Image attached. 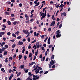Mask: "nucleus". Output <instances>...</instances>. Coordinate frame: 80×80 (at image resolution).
<instances>
[{
  "label": "nucleus",
  "mask_w": 80,
  "mask_h": 80,
  "mask_svg": "<svg viewBox=\"0 0 80 80\" xmlns=\"http://www.w3.org/2000/svg\"><path fill=\"white\" fill-rule=\"evenodd\" d=\"M61 32V31H60V30H58L56 31V37L57 38H60L61 36V34H60Z\"/></svg>",
  "instance_id": "obj_1"
},
{
  "label": "nucleus",
  "mask_w": 80,
  "mask_h": 80,
  "mask_svg": "<svg viewBox=\"0 0 80 80\" xmlns=\"http://www.w3.org/2000/svg\"><path fill=\"white\" fill-rule=\"evenodd\" d=\"M38 2V1H34V4H36L35 5V6L36 7L38 6L40 4V2H38Z\"/></svg>",
  "instance_id": "obj_2"
},
{
  "label": "nucleus",
  "mask_w": 80,
  "mask_h": 80,
  "mask_svg": "<svg viewBox=\"0 0 80 80\" xmlns=\"http://www.w3.org/2000/svg\"><path fill=\"white\" fill-rule=\"evenodd\" d=\"M55 23V21H52L51 22V24H50V26H54Z\"/></svg>",
  "instance_id": "obj_3"
},
{
  "label": "nucleus",
  "mask_w": 80,
  "mask_h": 80,
  "mask_svg": "<svg viewBox=\"0 0 80 80\" xmlns=\"http://www.w3.org/2000/svg\"><path fill=\"white\" fill-rule=\"evenodd\" d=\"M22 31H23V32L24 33V34H28V31L27 30H22Z\"/></svg>",
  "instance_id": "obj_4"
},
{
  "label": "nucleus",
  "mask_w": 80,
  "mask_h": 80,
  "mask_svg": "<svg viewBox=\"0 0 80 80\" xmlns=\"http://www.w3.org/2000/svg\"><path fill=\"white\" fill-rule=\"evenodd\" d=\"M50 64L51 65H53L55 64V62H54L53 60H51V61L50 62Z\"/></svg>",
  "instance_id": "obj_5"
},
{
  "label": "nucleus",
  "mask_w": 80,
  "mask_h": 80,
  "mask_svg": "<svg viewBox=\"0 0 80 80\" xmlns=\"http://www.w3.org/2000/svg\"><path fill=\"white\" fill-rule=\"evenodd\" d=\"M50 39H51V37H49L48 40V44H50Z\"/></svg>",
  "instance_id": "obj_6"
},
{
  "label": "nucleus",
  "mask_w": 80,
  "mask_h": 80,
  "mask_svg": "<svg viewBox=\"0 0 80 80\" xmlns=\"http://www.w3.org/2000/svg\"><path fill=\"white\" fill-rule=\"evenodd\" d=\"M18 43H19V45H22L23 44V42H22L19 41V42H18Z\"/></svg>",
  "instance_id": "obj_7"
},
{
  "label": "nucleus",
  "mask_w": 80,
  "mask_h": 80,
  "mask_svg": "<svg viewBox=\"0 0 80 80\" xmlns=\"http://www.w3.org/2000/svg\"><path fill=\"white\" fill-rule=\"evenodd\" d=\"M29 77L27 78V79L26 80H32V78H30L31 75H29Z\"/></svg>",
  "instance_id": "obj_8"
},
{
  "label": "nucleus",
  "mask_w": 80,
  "mask_h": 80,
  "mask_svg": "<svg viewBox=\"0 0 80 80\" xmlns=\"http://www.w3.org/2000/svg\"><path fill=\"white\" fill-rule=\"evenodd\" d=\"M39 69H36V70L34 72H36V74H38L39 73Z\"/></svg>",
  "instance_id": "obj_9"
},
{
  "label": "nucleus",
  "mask_w": 80,
  "mask_h": 80,
  "mask_svg": "<svg viewBox=\"0 0 80 80\" xmlns=\"http://www.w3.org/2000/svg\"><path fill=\"white\" fill-rule=\"evenodd\" d=\"M64 5H63V4H62L60 5L59 6V8H62L64 7Z\"/></svg>",
  "instance_id": "obj_10"
},
{
  "label": "nucleus",
  "mask_w": 80,
  "mask_h": 80,
  "mask_svg": "<svg viewBox=\"0 0 80 80\" xmlns=\"http://www.w3.org/2000/svg\"><path fill=\"white\" fill-rule=\"evenodd\" d=\"M35 63V62H32L31 63H29V65L32 66Z\"/></svg>",
  "instance_id": "obj_11"
},
{
  "label": "nucleus",
  "mask_w": 80,
  "mask_h": 80,
  "mask_svg": "<svg viewBox=\"0 0 80 80\" xmlns=\"http://www.w3.org/2000/svg\"><path fill=\"white\" fill-rule=\"evenodd\" d=\"M45 56H43V58L42 59V58L41 59V61H44L45 60Z\"/></svg>",
  "instance_id": "obj_12"
},
{
  "label": "nucleus",
  "mask_w": 80,
  "mask_h": 80,
  "mask_svg": "<svg viewBox=\"0 0 80 80\" xmlns=\"http://www.w3.org/2000/svg\"><path fill=\"white\" fill-rule=\"evenodd\" d=\"M14 75H13V74H12V75H11L10 77L9 78V80H11L12 78V77H13Z\"/></svg>",
  "instance_id": "obj_13"
},
{
  "label": "nucleus",
  "mask_w": 80,
  "mask_h": 80,
  "mask_svg": "<svg viewBox=\"0 0 80 80\" xmlns=\"http://www.w3.org/2000/svg\"><path fill=\"white\" fill-rule=\"evenodd\" d=\"M55 57V55H52L51 57V60H52V59H54V57Z\"/></svg>",
  "instance_id": "obj_14"
},
{
  "label": "nucleus",
  "mask_w": 80,
  "mask_h": 80,
  "mask_svg": "<svg viewBox=\"0 0 80 80\" xmlns=\"http://www.w3.org/2000/svg\"><path fill=\"white\" fill-rule=\"evenodd\" d=\"M8 25H11L12 24V23L11 22H10V21H9V20L8 21Z\"/></svg>",
  "instance_id": "obj_15"
},
{
  "label": "nucleus",
  "mask_w": 80,
  "mask_h": 80,
  "mask_svg": "<svg viewBox=\"0 0 80 80\" xmlns=\"http://www.w3.org/2000/svg\"><path fill=\"white\" fill-rule=\"evenodd\" d=\"M16 46V44L15 43H14L13 45L12 46V48H14Z\"/></svg>",
  "instance_id": "obj_16"
},
{
  "label": "nucleus",
  "mask_w": 80,
  "mask_h": 80,
  "mask_svg": "<svg viewBox=\"0 0 80 80\" xmlns=\"http://www.w3.org/2000/svg\"><path fill=\"white\" fill-rule=\"evenodd\" d=\"M17 38H18V39H21L22 38V36L21 35L19 36H18L17 37Z\"/></svg>",
  "instance_id": "obj_17"
},
{
  "label": "nucleus",
  "mask_w": 80,
  "mask_h": 80,
  "mask_svg": "<svg viewBox=\"0 0 80 80\" xmlns=\"http://www.w3.org/2000/svg\"><path fill=\"white\" fill-rule=\"evenodd\" d=\"M12 37H15V38H16V35L15 33H12Z\"/></svg>",
  "instance_id": "obj_18"
},
{
  "label": "nucleus",
  "mask_w": 80,
  "mask_h": 80,
  "mask_svg": "<svg viewBox=\"0 0 80 80\" xmlns=\"http://www.w3.org/2000/svg\"><path fill=\"white\" fill-rule=\"evenodd\" d=\"M6 49V48H5V47H2L1 50H2V51L3 52Z\"/></svg>",
  "instance_id": "obj_19"
},
{
  "label": "nucleus",
  "mask_w": 80,
  "mask_h": 80,
  "mask_svg": "<svg viewBox=\"0 0 80 80\" xmlns=\"http://www.w3.org/2000/svg\"><path fill=\"white\" fill-rule=\"evenodd\" d=\"M25 67V66L24 65H21V69H24Z\"/></svg>",
  "instance_id": "obj_20"
},
{
  "label": "nucleus",
  "mask_w": 80,
  "mask_h": 80,
  "mask_svg": "<svg viewBox=\"0 0 80 80\" xmlns=\"http://www.w3.org/2000/svg\"><path fill=\"white\" fill-rule=\"evenodd\" d=\"M5 14L6 15H10V13H9V12H5Z\"/></svg>",
  "instance_id": "obj_21"
},
{
  "label": "nucleus",
  "mask_w": 80,
  "mask_h": 80,
  "mask_svg": "<svg viewBox=\"0 0 80 80\" xmlns=\"http://www.w3.org/2000/svg\"><path fill=\"white\" fill-rule=\"evenodd\" d=\"M32 55H33V54H32V53H31L30 54H29V58H31L32 56Z\"/></svg>",
  "instance_id": "obj_22"
},
{
  "label": "nucleus",
  "mask_w": 80,
  "mask_h": 80,
  "mask_svg": "<svg viewBox=\"0 0 80 80\" xmlns=\"http://www.w3.org/2000/svg\"><path fill=\"white\" fill-rule=\"evenodd\" d=\"M45 16V13H44V12H42L41 14H40V16Z\"/></svg>",
  "instance_id": "obj_23"
},
{
  "label": "nucleus",
  "mask_w": 80,
  "mask_h": 80,
  "mask_svg": "<svg viewBox=\"0 0 80 80\" xmlns=\"http://www.w3.org/2000/svg\"><path fill=\"white\" fill-rule=\"evenodd\" d=\"M45 18V16H44V15H42V16L41 18V20H42L43 19V18Z\"/></svg>",
  "instance_id": "obj_24"
},
{
  "label": "nucleus",
  "mask_w": 80,
  "mask_h": 80,
  "mask_svg": "<svg viewBox=\"0 0 80 80\" xmlns=\"http://www.w3.org/2000/svg\"><path fill=\"white\" fill-rule=\"evenodd\" d=\"M0 34L3 35L5 34V32H0Z\"/></svg>",
  "instance_id": "obj_25"
},
{
  "label": "nucleus",
  "mask_w": 80,
  "mask_h": 80,
  "mask_svg": "<svg viewBox=\"0 0 80 80\" xmlns=\"http://www.w3.org/2000/svg\"><path fill=\"white\" fill-rule=\"evenodd\" d=\"M25 51V48H23V50H22V53H24Z\"/></svg>",
  "instance_id": "obj_26"
},
{
  "label": "nucleus",
  "mask_w": 80,
  "mask_h": 80,
  "mask_svg": "<svg viewBox=\"0 0 80 80\" xmlns=\"http://www.w3.org/2000/svg\"><path fill=\"white\" fill-rule=\"evenodd\" d=\"M48 39V37H47L44 40V42H46L47 40Z\"/></svg>",
  "instance_id": "obj_27"
},
{
  "label": "nucleus",
  "mask_w": 80,
  "mask_h": 80,
  "mask_svg": "<svg viewBox=\"0 0 80 80\" xmlns=\"http://www.w3.org/2000/svg\"><path fill=\"white\" fill-rule=\"evenodd\" d=\"M17 23V21H15V22H13V24H14V25H16Z\"/></svg>",
  "instance_id": "obj_28"
},
{
  "label": "nucleus",
  "mask_w": 80,
  "mask_h": 80,
  "mask_svg": "<svg viewBox=\"0 0 80 80\" xmlns=\"http://www.w3.org/2000/svg\"><path fill=\"white\" fill-rule=\"evenodd\" d=\"M28 42H30V37H28Z\"/></svg>",
  "instance_id": "obj_29"
},
{
  "label": "nucleus",
  "mask_w": 80,
  "mask_h": 80,
  "mask_svg": "<svg viewBox=\"0 0 80 80\" xmlns=\"http://www.w3.org/2000/svg\"><path fill=\"white\" fill-rule=\"evenodd\" d=\"M66 15H67V14H66V12H63V15L64 16H66Z\"/></svg>",
  "instance_id": "obj_30"
},
{
  "label": "nucleus",
  "mask_w": 80,
  "mask_h": 80,
  "mask_svg": "<svg viewBox=\"0 0 80 80\" xmlns=\"http://www.w3.org/2000/svg\"><path fill=\"white\" fill-rule=\"evenodd\" d=\"M51 29H52V28H48V32H50V31H51Z\"/></svg>",
  "instance_id": "obj_31"
},
{
  "label": "nucleus",
  "mask_w": 80,
  "mask_h": 80,
  "mask_svg": "<svg viewBox=\"0 0 80 80\" xmlns=\"http://www.w3.org/2000/svg\"><path fill=\"white\" fill-rule=\"evenodd\" d=\"M52 45H49V48H51L52 47Z\"/></svg>",
  "instance_id": "obj_32"
},
{
  "label": "nucleus",
  "mask_w": 80,
  "mask_h": 80,
  "mask_svg": "<svg viewBox=\"0 0 80 80\" xmlns=\"http://www.w3.org/2000/svg\"><path fill=\"white\" fill-rule=\"evenodd\" d=\"M25 17L26 18H29V16L27 15V14H26L25 15Z\"/></svg>",
  "instance_id": "obj_33"
},
{
  "label": "nucleus",
  "mask_w": 80,
  "mask_h": 80,
  "mask_svg": "<svg viewBox=\"0 0 80 80\" xmlns=\"http://www.w3.org/2000/svg\"><path fill=\"white\" fill-rule=\"evenodd\" d=\"M36 42V39H35L34 41H32V42H31V43H34Z\"/></svg>",
  "instance_id": "obj_34"
},
{
  "label": "nucleus",
  "mask_w": 80,
  "mask_h": 80,
  "mask_svg": "<svg viewBox=\"0 0 80 80\" xmlns=\"http://www.w3.org/2000/svg\"><path fill=\"white\" fill-rule=\"evenodd\" d=\"M21 74V72H19L18 73V74L17 75V77L19 76Z\"/></svg>",
  "instance_id": "obj_35"
},
{
  "label": "nucleus",
  "mask_w": 80,
  "mask_h": 80,
  "mask_svg": "<svg viewBox=\"0 0 80 80\" xmlns=\"http://www.w3.org/2000/svg\"><path fill=\"white\" fill-rule=\"evenodd\" d=\"M8 59V58H6L5 60V62L6 63H7L8 62V60H7V59Z\"/></svg>",
  "instance_id": "obj_36"
},
{
  "label": "nucleus",
  "mask_w": 80,
  "mask_h": 80,
  "mask_svg": "<svg viewBox=\"0 0 80 80\" xmlns=\"http://www.w3.org/2000/svg\"><path fill=\"white\" fill-rule=\"evenodd\" d=\"M7 4H11V2H10V1H8L7 2Z\"/></svg>",
  "instance_id": "obj_37"
},
{
  "label": "nucleus",
  "mask_w": 80,
  "mask_h": 80,
  "mask_svg": "<svg viewBox=\"0 0 80 80\" xmlns=\"http://www.w3.org/2000/svg\"><path fill=\"white\" fill-rule=\"evenodd\" d=\"M11 33L10 32H8L7 33V34L8 36L10 35H11Z\"/></svg>",
  "instance_id": "obj_38"
},
{
  "label": "nucleus",
  "mask_w": 80,
  "mask_h": 80,
  "mask_svg": "<svg viewBox=\"0 0 80 80\" xmlns=\"http://www.w3.org/2000/svg\"><path fill=\"white\" fill-rule=\"evenodd\" d=\"M2 27L5 28H6L7 27L4 24H3L2 25Z\"/></svg>",
  "instance_id": "obj_39"
},
{
  "label": "nucleus",
  "mask_w": 80,
  "mask_h": 80,
  "mask_svg": "<svg viewBox=\"0 0 80 80\" xmlns=\"http://www.w3.org/2000/svg\"><path fill=\"white\" fill-rule=\"evenodd\" d=\"M5 47L6 48H8V45H5Z\"/></svg>",
  "instance_id": "obj_40"
},
{
  "label": "nucleus",
  "mask_w": 80,
  "mask_h": 80,
  "mask_svg": "<svg viewBox=\"0 0 80 80\" xmlns=\"http://www.w3.org/2000/svg\"><path fill=\"white\" fill-rule=\"evenodd\" d=\"M32 57H34V58L33 60H32L33 61H34L36 59V56H32Z\"/></svg>",
  "instance_id": "obj_41"
},
{
  "label": "nucleus",
  "mask_w": 80,
  "mask_h": 80,
  "mask_svg": "<svg viewBox=\"0 0 80 80\" xmlns=\"http://www.w3.org/2000/svg\"><path fill=\"white\" fill-rule=\"evenodd\" d=\"M38 68H39L38 69L39 70H41L42 69V68H41V67H38Z\"/></svg>",
  "instance_id": "obj_42"
},
{
  "label": "nucleus",
  "mask_w": 80,
  "mask_h": 80,
  "mask_svg": "<svg viewBox=\"0 0 80 80\" xmlns=\"http://www.w3.org/2000/svg\"><path fill=\"white\" fill-rule=\"evenodd\" d=\"M28 70H29V69H28L27 70H26V71H25V72L27 73L28 72Z\"/></svg>",
  "instance_id": "obj_43"
},
{
  "label": "nucleus",
  "mask_w": 80,
  "mask_h": 80,
  "mask_svg": "<svg viewBox=\"0 0 80 80\" xmlns=\"http://www.w3.org/2000/svg\"><path fill=\"white\" fill-rule=\"evenodd\" d=\"M36 34L37 32H34V37L36 36Z\"/></svg>",
  "instance_id": "obj_44"
},
{
  "label": "nucleus",
  "mask_w": 80,
  "mask_h": 80,
  "mask_svg": "<svg viewBox=\"0 0 80 80\" xmlns=\"http://www.w3.org/2000/svg\"><path fill=\"white\" fill-rule=\"evenodd\" d=\"M54 50V47H52V51L53 52Z\"/></svg>",
  "instance_id": "obj_45"
},
{
  "label": "nucleus",
  "mask_w": 80,
  "mask_h": 80,
  "mask_svg": "<svg viewBox=\"0 0 80 80\" xmlns=\"http://www.w3.org/2000/svg\"><path fill=\"white\" fill-rule=\"evenodd\" d=\"M34 10H32V11H31V14H32L33 12H34Z\"/></svg>",
  "instance_id": "obj_46"
},
{
  "label": "nucleus",
  "mask_w": 80,
  "mask_h": 80,
  "mask_svg": "<svg viewBox=\"0 0 80 80\" xmlns=\"http://www.w3.org/2000/svg\"><path fill=\"white\" fill-rule=\"evenodd\" d=\"M10 41H11L12 42H14L15 41V39H13L12 40H10Z\"/></svg>",
  "instance_id": "obj_47"
},
{
  "label": "nucleus",
  "mask_w": 80,
  "mask_h": 80,
  "mask_svg": "<svg viewBox=\"0 0 80 80\" xmlns=\"http://www.w3.org/2000/svg\"><path fill=\"white\" fill-rule=\"evenodd\" d=\"M48 60H49V58H47L46 59V60H45V61H46V62H47V61H48Z\"/></svg>",
  "instance_id": "obj_48"
},
{
  "label": "nucleus",
  "mask_w": 80,
  "mask_h": 80,
  "mask_svg": "<svg viewBox=\"0 0 80 80\" xmlns=\"http://www.w3.org/2000/svg\"><path fill=\"white\" fill-rule=\"evenodd\" d=\"M31 44H29V46H28V49H30L31 48V46H30Z\"/></svg>",
  "instance_id": "obj_49"
},
{
  "label": "nucleus",
  "mask_w": 80,
  "mask_h": 80,
  "mask_svg": "<svg viewBox=\"0 0 80 80\" xmlns=\"http://www.w3.org/2000/svg\"><path fill=\"white\" fill-rule=\"evenodd\" d=\"M48 52H47V51H46L45 52V55L46 56H47L48 55Z\"/></svg>",
  "instance_id": "obj_50"
},
{
  "label": "nucleus",
  "mask_w": 80,
  "mask_h": 80,
  "mask_svg": "<svg viewBox=\"0 0 80 80\" xmlns=\"http://www.w3.org/2000/svg\"><path fill=\"white\" fill-rule=\"evenodd\" d=\"M22 58V55H19V58Z\"/></svg>",
  "instance_id": "obj_51"
},
{
  "label": "nucleus",
  "mask_w": 80,
  "mask_h": 80,
  "mask_svg": "<svg viewBox=\"0 0 80 80\" xmlns=\"http://www.w3.org/2000/svg\"><path fill=\"white\" fill-rule=\"evenodd\" d=\"M49 68H52V65H51L50 64H49Z\"/></svg>",
  "instance_id": "obj_52"
},
{
  "label": "nucleus",
  "mask_w": 80,
  "mask_h": 80,
  "mask_svg": "<svg viewBox=\"0 0 80 80\" xmlns=\"http://www.w3.org/2000/svg\"><path fill=\"white\" fill-rule=\"evenodd\" d=\"M47 16L48 18H49L50 17V15H49V13H48Z\"/></svg>",
  "instance_id": "obj_53"
},
{
  "label": "nucleus",
  "mask_w": 80,
  "mask_h": 80,
  "mask_svg": "<svg viewBox=\"0 0 80 80\" xmlns=\"http://www.w3.org/2000/svg\"><path fill=\"white\" fill-rule=\"evenodd\" d=\"M27 58V57L26 56H24V60L26 61V59Z\"/></svg>",
  "instance_id": "obj_54"
},
{
  "label": "nucleus",
  "mask_w": 80,
  "mask_h": 80,
  "mask_svg": "<svg viewBox=\"0 0 80 80\" xmlns=\"http://www.w3.org/2000/svg\"><path fill=\"white\" fill-rule=\"evenodd\" d=\"M38 52H35V55L37 56L38 55Z\"/></svg>",
  "instance_id": "obj_55"
},
{
  "label": "nucleus",
  "mask_w": 80,
  "mask_h": 80,
  "mask_svg": "<svg viewBox=\"0 0 80 80\" xmlns=\"http://www.w3.org/2000/svg\"><path fill=\"white\" fill-rule=\"evenodd\" d=\"M43 71H41L39 72V74H42V73H43Z\"/></svg>",
  "instance_id": "obj_56"
},
{
  "label": "nucleus",
  "mask_w": 80,
  "mask_h": 80,
  "mask_svg": "<svg viewBox=\"0 0 80 80\" xmlns=\"http://www.w3.org/2000/svg\"><path fill=\"white\" fill-rule=\"evenodd\" d=\"M56 66L55 65H53V66H52V68H55Z\"/></svg>",
  "instance_id": "obj_57"
},
{
  "label": "nucleus",
  "mask_w": 80,
  "mask_h": 80,
  "mask_svg": "<svg viewBox=\"0 0 80 80\" xmlns=\"http://www.w3.org/2000/svg\"><path fill=\"white\" fill-rule=\"evenodd\" d=\"M12 71V69H9V73H11Z\"/></svg>",
  "instance_id": "obj_58"
},
{
  "label": "nucleus",
  "mask_w": 80,
  "mask_h": 80,
  "mask_svg": "<svg viewBox=\"0 0 80 80\" xmlns=\"http://www.w3.org/2000/svg\"><path fill=\"white\" fill-rule=\"evenodd\" d=\"M32 53H33V54H34L35 53V52H34V49H32Z\"/></svg>",
  "instance_id": "obj_59"
},
{
  "label": "nucleus",
  "mask_w": 80,
  "mask_h": 80,
  "mask_svg": "<svg viewBox=\"0 0 80 80\" xmlns=\"http://www.w3.org/2000/svg\"><path fill=\"white\" fill-rule=\"evenodd\" d=\"M11 16L12 17H14V14H11Z\"/></svg>",
  "instance_id": "obj_60"
},
{
  "label": "nucleus",
  "mask_w": 80,
  "mask_h": 80,
  "mask_svg": "<svg viewBox=\"0 0 80 80\" xmlns=\"http://www.w3.org/2000/svg\"><path fill=\"white\" fill-rule=\"evenodd\" d=\"M19 6L20 7H22V4L21 3H19Z\"/></svg>",
  "instance_id": "obj_61"
},
{
  "label": "nucleus",
  "mask_w": 80,
  "mask_h": 80,
  "mask_svg": "<svg viewBox=\"0 0 80 80\" xmlns=\"http://www.w3.org/2000/svg\"><path fill=\"white\" fill-rule=\"evenodd\" d=\"M20 33V32L19 31H17L15 32V34H18Z\"/></svg>",
  "instance_id": "obj_62"
},
{
  "label": "nucleus",
  "mask_w": 80,
  "mask_h": 80,
  "mask_svg": "<svg viewBox=\"0 0 80 80\" xmlns=\"http://www.w3.org/2000/svg\"><path fill=\"white\" fill-rule=\"evenodd\" d=\"M11 2L12 3H14L15 2V1L14 0H11Z\"/></svg>",
  "instance_id": "obj_63"
},
{
  "label": "nucleus",
  "mask_w": 80,
  "mask_h": 80,
  "mask_svg": "<svg viewBox=\"0 0 80 80\" xmlns=\"http://www.w3.org/2000/svg\"><path fill=\"white\" fill-rule=\"evenodd\" d=\"M9 59L10 60H12V57H10Z\"/></svg>",
  "instance_id": "obj_64"
}]
</instances>
